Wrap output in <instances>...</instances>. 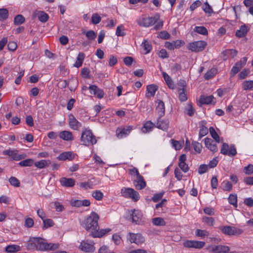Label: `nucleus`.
I'll use <instances>...</instances> for the list:
<instances>
[{"label": "nucleus", "mask_w": 253, "mask_h": 253, "mask_svg": "<svg viewBox=\"0 0 253 253\" xmlns=\"http://www.w3.org/2000/svg\"><path fill=\"white\" fill-rule=\"evenodd\" d=\"M99 218V215L96 212L92 211L84 220V228L87 231H90L91 233H92V231H94L95 230L99 229V225L98 223Z\"/></svg>", "instance_id": "nucleus-1"}, {"label": "nucleus", "mask_w": 253, "mask_h": 253, "mask_svg": "<svg viewBox=\"0 0 253 253\" xmlns=\"http://www.w3.org/2000/svg\"><path fill=\"white\" fill-rule=\"evenodd\" d=\"M81 141L83 144L89 146L95 144L97 142V140L90 130L85 129L82 132Z\"/></svg>", "instance_id": "nucleus-2"}, {"label": "nucleus", "mask_w": 253, "mask_h": 253, "mask_svg": "<svg viewBox=\"0 0 253 253\" xmlns=\"http://www.w3.org/2000/svg\"><path fill=\"white\" fill-rule=\"evenodd\" d=\"M48 243L41 238H33L30 241L28 247L30 249L36 248L40 251H47Z\"/></svg>", "instance_id": "nucleus-3"}, {"label": "nucleus", "mask_w": 253, "mask_h": 253, "mask_svg": "<svg viewBox=\"0 0 253 253\" xmlns=\"http://www.w3.org/2000/svg\"><path fill=\"white\" fill-rule=\"evenodd\" d=\"M159 18V14L156 13L153 17L139 18L137 20V23L140 26L148 27L155 24Z\"/></svg>", "instance_id": "nucleus-4"}, {"label": "nucleus", "mask_w": 253, "mask_h": 253, "mask_svg": "<svg viewBox=\"0 0 253 253\" xmlns=\"http://www.w3.org/2000/svg\"><path fill=\"white\" fill-rule=\"evenodd\" d=\"M121 193L122 196L127 198H130L134 202L138 201L140 198L138 192L131 188L124 187L121 189Z\"/></svg>", "instance_id": "nucleus-5"}, {"label": "nucleus", "mask_w": 253, "mask_h": 253, "mask_svg": "<svg viewBox=\"0 0 253 253\" xmlns=\"http://www.w3.org/2000/svg\"><path fill=\"white\" fill-rule=\"evenodd\" d=\"M219 229L225 235H239L243 232V230L240 228H236L234 226H230L228 225L221 226L219 227Z\"/></svg>", "instance_id": "nucleus-6"}, {"label": "nucleus", "mask_w": 253, "mask_h": 253, "mask_svg": "<svg viewBox=\"0 0 253 253\" xmlns=\"http://www.w3.org/2000/svg\"><path fill=\"white\" fill-rule=\"evenodd\" d=\"M220 153L224 155L233 157L236 155L237 151L234 144L229 145L226 143H223L221 148Z\"/></svg>", "instance_id": "nucleus-7"}, {"label": "nucleus", "mask_w": 253, "mask_h": 253, "mask_svg": "<svg viewBox=\"0 0 253 253\" xmlns=\"http://www.w3.org/2000/svg\"><path fill=\"white\" fill-rule=\"evenodd\" d=\"M2 154L4 155H8L11 160L15 161H19L24 159L27 157L26 154L25 153L18 154V150H5L2 152Z\"/></svg>", "instance_id": "nucleus-8"}, {"label": "nucleus", "mask_w": 253, "mask_h": 253, "mask_svg": "<svg viewBox=\"0 0 253 253\" xmlns=\"http://www.w3.org/2000/svg\"><path fill=\"white\" fill-rule=\"evenodd\" d=\"M207 43L203 41H199L190 43L188 45V49L193 52H198L204 49Z\"/></svg>", "instance_id": "nucleus-9"}, {"label": "nucleus", "mask_w": 253, "mask_h": 253, "mask_svg": "<svg viewBox=\"0 0 253 253\" xmlns=\"http://www.w3.org/2000/svg\"><path fill=\"white\" fill-rule=\"evenodd\" d=\"M127 239L131 243H135L138 245H141L145 241L144 237L139 233H129L127 236Z\"/></svg>", "instance_id": "nucleus-10"}, {"label": "nucleus", "mask_w": 253, "mask_h": 253, "mask_svg": "<svg viewBox=\"0 0 253 253\" xmlns=\"http://www.w3.org/2000/svg\"><path fill=\"white\" fill-rule=\"evenodd\" d=\"M94 244V242L91 241H83L79 246V249L86 253H92L95 249Z\"/></svg>", "instance_id": "nucleus-11"}, {"label": "nucleus", "mask_w": 253, "mask_h": 253, "mask_svg": "<svg viewBox=\"0 0 253 253\" xmlns=\"http://www.w3.org/2000/svg\"><path fill=\"white\" fill-rule=\"evenodd\" d=\"M69 126L74 130H78L82 126V124L71 114L69 115Z\"/></svg>", "instance_id": "nucleus-12"}, {"label": "nucleus", "mask_w": 253, "mask_h": 253, "mask_svg": "<svg viewBox=\"0 0 253 253\" xmlns=\"http://www.w3.org/2000/svg\"><path fill=\"white\" fill-rule=\"evenodd\" d=\"M210 249L213 253H227L230 251L228 246L221 245L212 246Z\"/></svg>", "instance_id": "nucleus-13"}, {"label": "nucleus", "mask_w": 253, "mask_h": 253, "mask_svg": "<svg viewBox=\"0 0 253 253\" xmlns=\"http://www.w3.org/2000/svg\"><path fill=\"white\" fill-rule=\"evenodd\" d=\"M133 184L137 190H141L146 186V183L141 175H138L133 181Z\"/></svg>", "instance_id": "nucleus-14"}, {"label": "nucleus", "mask_w": 253, "mask_h": 253, "mask_svg": "<svg viewBox=\"0 0 253 253\" xmlns=\"http://www.w3.org/2000/svg\"><path fill=\"white\" fill-rule=\"evenodd\" d=\"M142 217V214L140 211L134 210L132 211L130 219L132 223L138 224L141 222Z\"/></svg>", "instance_id": "nucleus-15"}, {"label": "nucleus", "mask_w": 253, "mask_h": 253, "mask_svg": "<svg viewBox=\"0 0 253 253\" xmlns=\"http://www.w3.org/2000/svg\"><path fill=\"white\" fill-rule=\"evenodd\" d=\"M183 43L184 42L180 40H176L172 42H166L165 46L169 50H173L181 47Z\"/></svg>", "instance_id": "nucleus-16"}, {"label": "nucleus", "mask_w": 253, "mask_h": 253, "mask_svg": "<svg viewBox=\"0 0 253 253\" xmlns=\"http://www.w3.org/2000/svg\"><path fill=\"white\" fill-rule=\"evenodd\" d=\"M33 16L34 17H38L39 21L42 23L46 22L49 18L48 14L43 11L36 10L34 12Z\"/></svg>", "instance_id": "nucleus-17"}, {"label": "nucleus", "mask_w": 253, "mask_h": 253, "mask_svg": "<svg viewBox=\"0 0 253 253\" xmlns=\"http://www.w3.org/2000/svg\"><path fill=\"white\" fill-rule=\"evenodd\" d=\"M161 117H162L159 116V118L158 119L156 126L157 127L163 130H166L169 127V121L167 119H162Z\"/></svg>", "instance_id": "nucleus-18"}, {"label": "nucleus", "mask_w": 253, "mask_h": 253, "mask_svg": "<svg viewBox=\"0 0 253 253\" xmlns=\"http://www.w3.org/2000/svg\"><path fill=\"white\" fill-rule=\"evenodd\" d=\"M205 144L206 147L213 152H216L217 151V147L215 142L211 138H206L205 139Z\"/></svg>", "instance_id": "nucleus-19"}, {"label": "nucleus", "mask_w": 253, "mask_h": 253, "mask_svg": "<svg viewBox=\"0 0 253 253\" xmlns=\"http://www.w3.org/2000/svg\"><path fill=\"white\" fill-rule=\"evenodd\" d=\"M111 229L110 228H106L105 229H97V230H95L94 231H92V233H90V235L93 238H100L103 236L104 235L107 234V233L111 231Z\"/></svg>", "instance_id": "nucleus-20"}, {"label": "nucleus", "mask_w": 253, "mask_h": 253, "mask_svg": "<svg viewBox=\"0 0 253 253\" xmlns=\"http://www.w3.org/2000/svg\"><path fill=\"white\" fill-rule=\"evenodd\" d=\"M60 138L67 141H71L74 139V137L71 131L63 130L59 134Z\"/></svg>", "instance_id": "nucleus-21"}, {"label": "nucleus", "mask_w": 253, "mask_h": 253, "mask_svg": "<svg viewBox=\"0 0 253 253\" xmlns=\"http://www.w3.org/2000/svg\"><path fill=\"white\" fill-rule=\"evenodd\" d=\"M60 182L64 187H73L75 184V180L71 178L62 177L60 179Z\"/></svg>", "instance_id": "nucleus-22"}, {"label": "nucleus", "mask_w": 253, "mask_h": 253, "mask_svg": "<svg viewBox=\"0 0 253 253\" xmlns=\"http://www.w3.org/2000/svg\"><path fill=\"white\" fill-rule=\"evenodd\" d=\"M132 129V127L130 126H127L126 128L124 127L121 129H117V136L119 138H123L128 134L130 130Z\"/></svg>", "instance_id": "nucleus-23"}, {"label": "nucleus", "mask_w": 253, "mask_h": 253, "mask_svg": "<svg viewBox=\"0 0 253 253\" xmlns=\"http://www.w3.org/2000/svg\"><path fill=\"white\" fill-rule=\"evenodd\" d=\"M158 89V86L155 84L148 85L147 86L146 97H152L155 95L156 91Z\"/></svg>", "instance_id": "nucleus-24"}, {"label": "nucleus", "mask_w": 253, "mask_h": 253, "mask_svg": "<svg viewBox=\"0 0 253 253\" xmlns=\"http://www.w3.org/2000/svg\"><path fill=\"white\" fill-rule=\"evenodd\" d=\"M249 30V28L244 25L240 27V29L238 30L236 32V36L239 38L245 37Z\"/></svg>", "instance_id": "nucleus-25"}, {"label": "nucleus", "mask_w": 253, "mask_h": 253, "mask_svg": "<svg viewBox=\"0 0 253 253\" xmlns=\"http://www.w3.org/2000/svg\"><path fill=\"white\" fill-rule=\"evenodd\" d=\"M74 156L71 152H66L60 154L57 157L58 159L60 161H65L67 159L71 160L73 159Z\"/></svg>", "instance_id": "nucleus-26"}, {"label": "nucleus", "mask_w": 253, "mask_h": 253, "mask_svg": "<svg viewBox=\"0 0 253 253\" xmlns=\"http://www.w3.org/2000/svg\"><path fill=\"white\" fill-rule=\"evenodd\" d=\"M158 106L156 107V111L158 113L159 116L162 117L165 114V108L163 101L159 100L158 101Z\"/></svg>", "instance_id": "nucleus-27"}, {"label": "nucleus", "mask_w": 253, "mask_h": 253, "mask_svg": "<svg viewBox=\"0 0 253 253\" xmlns=\"http://www.w3.org/2000/svg\"><path fill=\"white\" fill-rule=\"evenodd\" d=\"M178 92L179 95V99L181 102H184L187 100V96L186 93V88H178Z\"/></svg>", "instance_id": "nucleus-28"}, {"label": "nucleus", "mask_w": 253, "mask_h": 253, "mask_svg": "<svg viewBox=\"0 0 253 253\" xmlns=\"http://www.w3.org/2000/svg\"><path fill=\"white\" fill-rule=\"evenodd\" d=\"M85 57V54L83 52H80L78 55L77 61L74 64V66L77 68L81 67Z\"/></svg>", "instance_id": "nucleus-29"}, {"label": "nucleus", "mask_w": 253, "mask_h": 253, "mask_svg": "<svg viewBox=\"0 0 253 253\" xmlns=\"http://www.w3.org/2000/svg\"><path fill=\"white\" fill-rule=\"evenodd\" d=\"M154 126V124L150 121H147L142 128V131L144 133H147L150 131Z\"/></svg>", "instance_id": "nucleus-30"}, {"label": "nucleus", "mask_w": 253, "mask_h": 253, "mask_svg": "<svg viewBox=\"0 0 253 253\" xmlns=\"http://www.w3.org/2000/svg\"><path fill=\"white\" fill-rule=\"evenodd\" d=\"M50 161L46 160H42L35 163V166L39 169H43L50 164Z\"/></svg>", "instance_id": "nucleus-31"}, {"label": "nucleus", "mask_w": 253, "mask_h": 253, "mask_svg": "<svg viewBox=\"0 0 253 253\" xmlns=\"http://www.w3.org/2000/svg\"><path fill=\"white\" fill-rule=\"evenodd\" d=\"M213 98V96L212 95H201L200 99V102L203 104H209L212 102Z\"/></svg>", "instance_id": "nucleus-32"}, {"label": "nucleus", "mask_w": 253, "mask_h": 253, "mask_svg": "<svg viewBox=\"0 0 253 253\" xmlns=\"http://www.w3.org/2000/svg\"><path fill=\"white\" fill-rule=\"evenodd\" d=\"M243 67L241 65V63L236 62L234 66L232 67L230 74L231 76H235L237 73H238Z\"/></svg>", "instance_id": "nucleus-33"}, {"label": "nucleus", "mask_w": 253, "mask_h": 253, "mask_svg": "<svg viewBox=\"0 0 253 253\" xmlns=\"http://www.w3.org/2000/svg\"><path fill=\"white\" fill-rule=\"evenodd\" d=\"M20 247L18 245H9L6 247L5 251L9 253H15L16 252L20 251Z\"/></svg>", "instance_id": "nucleus-34"}, {"label": "nucleus", "mask_w": 253, "mask_h": 253, "mask_svg": "<svg viewBox=\"0 0 253 253\" xmlns=\"http://www.w3.org/2000/svg\"><path fill=\"white\" fill-rule=\"evenodd\" d=\"M202 220L210 226H212L214 224V219L211 217L203 216Z\"/></svg>", "instance_id": "nucleus-35"}, {"label": "nucleus", "mask_w": 253, "mask_h": 253, "mask_svg": "<svg viewBox=\"0 0 253 253\" xmlns=\"http://www.w3.org/2000/svg\"><path fill=\"white\" fill-rule=\"evenodd\" d=\"M209 131L211 137L215 140V141L218 143L220 142V137L214 128L211 126L209 128Z\"/></svg>", "instance_id": "nucleus-36"}, {"label": "nucleus", "mask_w": 253, "mask_h": 253, "mask_svg": "<svg viewBox=\"0 0 253 253\" xmlns=\"http://www.w3.org/2000/svg\"><path fill=\"white\" fill-rule=\"evenodd\" d=\"M152 223L153 224L157 226H164L166 222L164 219L161 217H155L152 219Z\"/></svg>", "instance_id": "nucleus-37"}, {"label": "nucleus", "mask_w": 253, "mask_h": 253, "mask_svg": "<svg viewBox=\"0 0 253 253\" xmlns=\"http://www.w3.org/2000/svg\"><path fill=\"white\" fill-rule=\"evenodd\" d=\"M92 196L95 200L100 201L103 197V194L100 190H97L92 192Z\"/></svg>", "instance_id": "nucleus-38"}, {"label": "nucleus", "mask_w": 253, "mask_h": 253, "mask_svg": "<svg viewBox=\"0 0 253 253\" xmlns=\"http://www.w3.org/2000/svg\"><path fill=\"white\" fill-rule=\"evenodd\" d=\"M25 18L22 15H17L14 19V23L16 25H19L25 22Z\"/></svg>", "instance_id": "nucleus-39"}, {"label": "nucleus", "mask_w": 253, "mask_h": 253, "mask_svg": "<svg viewBox=\"0 0 253 253\" xmlns=\"http://www.w3.org/2000/svg\"><path fill=\"white\" fill-rule=\"evenodd\" d=\"M216 73V69L212 68L205 74L204 78L206 80H209L213 78Z\"/></svg>", "instance_id": "nucleus-40"}, {"label": "nucleus", "mask_w": 253, "mask_h": 253, "mask_svg": "<svg viewBox=\"0 0 253 253\" xmlns=\"http://www.w3.org/2000/svg\"><path fill=\"white\" fill-rule=\"evenodd\" d=\"M43 221V229H46L47 228L52 227L54 225V222L51 219L44 218Z\"/></svg>", "instance_id": "nucleus-41"}, {"label": "nucleus", "mask_w": 253, "mask_h": 253, "mask_svg": "<svg viewBox=\"0 0 253 253\" xmlns=\"http://www.w3.org/2000/svg\"><path fill=\"white\" fill-rule=\"evenodd\" d=\"M243 88L244 90H251L253 88V81H245L243 84Z\"/></svg>", "instance_id": "nucleus-42"}, {"label": "nucleus", "mask_w": 253, "mask_h": 253, "mask_svg": "<svg viewBox=\"0 0 253 253\" xmlns=\"http://www.w3.org/2000/svg\"><path fill=\"white\" fill-rule=\"evenodd\" d=\"M194 30L197 33L203 35H207L208 33L207 29L204 26H196Z\"/></svg>", "instance_id": "nucleus-43"}, {"label": "nucleus", "mask_w": 253, "mask_h": 253, "mask_svg": "<svg viewBox=\"0 0 253 253\" xmlns=\"http://www.w3.org/2000/svg\"><path fill=\"white\" fill-rule=\"evenodd\" d=\"M230 204L233 205L235 208L237 207V197L236 194H230L228 198Z\"/></svg>", "instance_id": "nucleus-44"}, {"label": "nucleus", "mask_w": 253, "mask_h": 253, "mask_svg": "<svg viewBox=\"0 0 253 253\" xmlns=\"http://www.w3.org/2000/svg\"><path fill=\"white\" fill-rule=\"evenodd\" d=\"M8 16V12L5 8L0 9V20L3 21L6 19Z\"/></svg>", "instance_id": "nucleus-45"}, {"label": "nucleus", "mask_w": 253, "mask_h": 253, "mask_svg": "<svg viewBox=\"0 0 253 253\" xmlns=\"http://www.w3.org/2000/svg\"><path fill=\"white\" fill-rule=\"evenodd\" d=\"M34 163V160L32 159H28L19 163V165L21 167H30Z\"/></svg>", "instance_id": "nucleus-46"}, {"label": "nucleus", "mask_w": 253, "mask_h": 253, "mask_svg": "<svg viewBox=\"0 0 253 253\" xmlns=\"http://www.w3.org/2000/svg\"><path fill=\"white\" fill-rule=\"evenodd\" d=\"M101 20V17L97 13H94L91 16V22L92 24L96 25L100 22Z\"/></svg>", "instance_id": "nucleus-47"}, {"label": "nucleus", "mask_w": 253, "mask_h": 253, "mask_svg": "<svg viewBox=\"0 0 253 253\" xmlns=\"http://www.w3.org/2000/svg\"><path fill=\"white\" fill-rule=\"evenodd\" d=\"M196 235L198 237H206L209 235V233L206 230L197 229L195 232Z\"/></svg>", "instance_id": "nucleus-48"}, {"label": "nucleus", "mask_w": 253, "mask_h": 253, "mask_svg": "<svg viewBox=\"0 0 253 253\" xmlns=\"http://www.w3.org/2000/svg\"><path fill=\"white\" fill-rule=\"evenodd\" d=\"M9 181L10 184L13 186L16 187H18L20 186V183L19 180L15 177H11L9 179Z\"/></svg>", "instance_id": "nucleus-49"}, {"label": "nucleus", "mask_w": 253, "mask_h": 253, "mask_svg": "<svg viewBox=\"0 0 253 253\" xmlns=\"http://www.w3.org/2000/svg\"><path fill=\"white\" fill-rule=\"evenodd\" d=\"M172 147L176 150H179L182 148V145L179 141L175 140L173 139L170 140Z\"/></svg>", "instance_id": "nucleus-50"}, {"label": "nucleus", "mask_w": 253, "mask_h": 253, "mask_svg": "<svg viewBox=\"0 0 253 253\" xmlns=\"http://www.w3.org/2000/svg\"><path fill=\"white\" fill-rule=\"evenodd\" d=\"M192 144L193 146L194 150L196 152L200 153L201 151L202 148V146L201 144H200V143H199L197 141H193V142H192Z\"/></svg>", "instance_id": "nucleus-51"}, {"label": "nucleus", "mask_w": 253, "mask_h": 253, "mask_svg": "<svg viewBox=\"0 0 253 253\" xmlns=\"http://www.w3.org/2000/svg\"><path fill=\"white\" fill-rule=\"evenodd\" d=\"M205 245V243L202 241H193V248L202 249Z\"/></svg>", "instance_id": "nucleus-52"}, {"label": "nucleus", "mask_w": 253, "mask_h": 253, "mask_svg": "<svg viewBox=\"0 0 253 253\" xmlns=\"http://www.w3.org/2000/svg\"><path fill=\"white\" fill-rule=\"evenodd\" d=\"M143 44L144 50L146 51L145 53L147 54L149 52H150L151 50L152 49V46L151 44L149 43V42L147 40H145L144 42H143Z\"/></svg>", "instance_id": "nucleus-53"}, {"label": "nucleus", "mask_w": 253, "mask_h": 253, "mask_svg": "<svg viewBox=\"0 0 253 253\" xmlns=\"http://www.w3.org/2000/svg\"><path fill=\"white\" fill-rule=\"evenodd\" d=\"M244 172L246 174L251 175L253 173V165L252 164L248 165L244 169Z\"/></svg>", "instance_id": "nucleus-54"}, {"label": "nucleus", "mask_w": 253, "mask_h": 253, "mask_svg": "<svg viewBox=\"0 0 253 253\" xmlns=\"http://www.w3.org/2000/svg\"><path fill=\"white\" fill-rule=\"evenodd\" d=\"M208 166L207 165L202 164L198 168V173L200 174H202L206 172L208 170Z\"/></svg>", "instance_id": "nucleus-55"}, {"label": "nucleus", "mask_w": 253, "mask_h": 253, "mask_svg": "<svg viewBox=\"0 0 253 253\" xmlns=\"http://www.w3.org/2000/svg\"><path fill=\"white\" fill-rule=\"evenodd\" d=\"M208 133V128L204 126H203L199 131V138L201 139L202 137L206 135Z\"/></svg>", "instance_id": "nucleus-56"}, {"label": "nucleus", "mask_w": 253, "mask_h": 253, "mask_svg": "<svg viewBox=\"0 0 253 253\" xmlns=\"http://www.w3.org/2000/svg\"><path fill=\"white\" fill-rule=\"evenodd\" d=\"M85 35L87 38L90 40H94L96 37V34H95V33L92 30L87 31Z\"/></svg>", "instance_id": "nucleus-57"}, {"label": "nucleus", "mask_w": 253, "mask_h": 253, "mask_svg": "<svg viewBox=\"0 0 253 253\" xmlns=\"http://www.w3.org/2000/svg\"><path fill=\"white\" fill-rule=\"evenodd\" d=\"M54 205L56 211L58 212H61L64 210V206L58 202H54Z\"/></svg>", "instance_id": "nucleus-58"}, {"label": "nucleus", "mask_w": 253, "mask_h": 253, "mask_svg": "<svg viewBox=\"0 0 253 253\" xmlns=\"http://www.w3.org/2000/svg\"><path fill=\"white\" fill-rule=\"evenodd\" d=\"M123 61L126 66H130L131 65L132 62L134 61V59L131 57L127 56L124 58Z\"/></svg>", "instance_id": "nucleus-59"}, {"label": "nucleus", "mask_w": 253, "mask_h": 253, "mask_svg": "<svg viewBox=\"0 0 253 253\" xmlns=\"http://www.w3.org/2000/svg\"><path fill=\"white\" fill-rule=\"evenodd\" d=\"M89 70L87 68H84L81 71L82 77L85 79L89 78Z\"/></svg>", "instance_id": "nucleus-60"}, {"label": "nucleus", "mask_w": 253, "mask_h": 253, "mask_svg": "<svg viewBox=\"0 0 253 253\" xmlns=\"http://www.w3.org/2000/svg\"><path fill=\"white\" fill-rule=\"evenodd\" d=\"M117 63V59L114 55H110L109 60V65L110 67H112L116 65Z\"/></svg>", "instance_id": "nucleus-61"}, {"label": "nucleus", "mask_w": 253, "mask_h": 253, "mask_svg": "<svg viewBox=\"0 0 253 253\" xmlns=\"http://www.w3.org/2000/svg\"><path fill=\"white\" fill-rule=\"evenodd\" d=\"M159 37L163 39L167 40L169 38L170 35L168 32L164 31L159 33Z\"/></svg>", "instance_id": "nucleus-62"}, {"label": "nucleus", "mask_w": 253, "mask_h": 253, "mask_svg": "<svg viewBox=\"0 0 253 253\" xmlns=\"http://www.w3.org/2000/svg\"><path fill=\"white\" fill-rule=\"evenodd\" d=\"M203 10L206 13H211L213 12V10L209 4V3L207 2H206L204 3V7L203 8Z\"/></svg>", "instance_id": "nucleus-63"}, {"label": "nucleus", "mask_w": 253, "mask_h": 253, "mask_svg": "<svg viewBox=\"0 0 253 253\" xmlns=\"http://www.w3.org/2000/svg\"><path fill=\"white\" fill-rule=\"evenodd\" d=\"M98 253H115L108 249L107 246L101 247L98 251Z\"/></svg>", "instance_id": "nucleus-64"}]
</instances>
